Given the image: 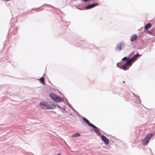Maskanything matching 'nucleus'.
<instances>
[{
  "mask_svg": "<svg viewBox=\"0 0 155 155\" xmlns=\"http://www.w3.org/2000/svg\"><path fill=\"white\" fill-rule=\"evenodd\" d=\"M69 114H70L71 115V116H72V115L71 114V113H69Z\"/></svg>",
  "mask_w": 155,
  "mask_h": 155,
  "instance_id": "c9c22d12",
  "label": "nucleus"
},
{
  "mask_svg": "<svg viewBox=\"0 0 155 155\" xmlns=\"http://www.w3.org/2000/svg\"><path fill=\"white\" fill-rule=\"evenodd\" d=\"M59 22L61 25L65 26V27L66 28H67V26L66 25L67 24L66 22L63 21L62 20H61L60 21H59Z\"/></svg>",
  "mask_w": 155,
  "mask_h": 155,
  "instance_id": "f3484780",
  "label": "nucleus"
},
{
  "mask_svg": "<svg viewBox=\"0 0 155 155\" xmlns=\"http://www.w3.org/2000/svg\"><path fill=\"white\" fill-rule=\"evenodd\" d=\"M49 82L52 85V84H51V82Z\"/></svg>",
  "mask_w": 155,
  "mask_h": 155,
  "instance_id": "a19ab883",
  "label": "nucleus"
},
{
  "mask_svg": "<svg viewBox=\"0 0 155 155\" xmlns=\"http://www.w3.org/2000/svg\"><path fill=\"white\" fill-rule=\"evenodd\" d=\"M137 36L136 34L133 35L130 37V41H131L133 42L135 41L137 38Z\"/></svg>",
  "mask_w": 155,
  "mask_h": 155,
  "instance_id": "f8f14e48",
  "label": "nucleus"
},
{
  "mask_svg": "<svg viewBox=\"0 0 155 155\" xmlns=\"http://www.w3.org/2000/svg\"><path fill=\"white\" fill-rule=\"evenodd\" d=\"M74 45L76 47H81L82 48H89V49H96L97 48L96 46H94L93 45L88 43L84 41L82 42L80 41L79 42H76L74 44Z\"/></svg>",
  "mask_w": 155,
  "mask_h": 155,
  "instance_id": "f03ea898",
  "label": "nucleus"
},
{
  "mask_svg": "<svg viewBox=\"0 0 155 155\" xmlns=\"http://www.w3.org/2000/svg\"><path fill=\"white\" fill-rule=\"evenodd\" d=\"M137 103L140 104L141 103V101L140 98V97H137Z\"/></svg>",
  "mask_w": 155,
  "mask_h": 155,
  "instance_id": "412c9836",
  "label": "nucleus"
},
{
  "mask_svg": "<svg viewBox=\"0 0 155 155\" xmlns=\"http://www.w3.org/2000/svg\"><path fill=\"white\" fill-rule=\"evenodd\" d=\"M56 155H61V153H59L57 154Z\"/></svg>",
  "mask_w": 155,
  "mask_h": 155,
  "instance_id": "f704fd0d",
  "label": "nucleus"
},
{
  "mask_svg": "<svg viewBox=\"0 0 155 155\" xmlns=\"http://www.w3.org/2000/svg\"><path fill=\"white\" fill-rule=\"evenodd\" d=\"M18 31V28L16 27H11L9 29L8 32L11 31L13 34H15Z\"/></svg>",
  "mask_w": 155,
  "mask_h": 155,
  "instance_id": "9b49d317",
  "label": "nucleus"
},
{
  "mask_svg": "<svg viewBox=\"0 0 155 155\" xmlns=\"http://www.w3.org/2000/svg\"><path fill=\"white\" fill-rule=\"evenodd\" d=\"M147 150H150V153H152L151 150V149L150 148H148L147 149Z\"/></svg>",
  "mask_w": 155,
  "mask_h": 155,
  "instance_id": "c756f323",
  "label": "nucleus"
},
{
  "mask_svg": "<svg viewBox=\"0 0 155 155\" xmlns=\"http://www.w3.org/2000/svg\"><path fill=\"white\" fill-rule=\"evenodd\" d=\"M137 48L140 50L144 49L146 47L143 41L142 40L138 42L137 44Z\"/></svg>",
  "mask_w": 155,
  "mask_h": 155,
  "instance_id": "0eeeda50",
  "label": "nucleus"
},
{
  "mask_svg": "<svg viewBox=\"0 0 155 155\" xmlns=\"http://www.w3.org/2000/svg\"><path fill=\"white\" fill-rule=\"evenodd\" d=\"M151 24L150 23H147L144 26V29L147 30L151 28Z\"/></svg>",
  "mask_w": 155,
  "mask_h": 155,
  "instance_id": "2eb2a0df",
  "label": "nucleus"
},
{
  "mask_svg": "<svg viewBox=\"0 0 155 155\" xmlns=\"http://www.w3.org/2000/svg\"><path fill=\"white\" fill-rule=\"evenodd\" d=\"M75 112L76 113L78 117H80V114H79V113L77 111V112Z\"/></svg>",
  "mask_w": 155,
  "mask_h": 155,
  "instance_id": "c85d7f7f",
  "label": "nucleus"
},
{
  "mask_svg": "<svg viewBox=\"0 0 155 155\" xmlns=\"http://www.w3.org/2000/svg\"><path fill=\"white\" fill-rule=\"evenodd\" d=\"M74 112H77V111L72 107L71 108Z\"/></svg>",
  "mask_w": 155,
  "mask_h": 155,
  "instance_id": "bb28decb",
  "label": "nucleus"
},
{
  "mask_svg": "<svg viewBox=\"0 0 155 155\" xmlns=\"http://www.w3.org/2000/svg\"><path fill=\"white\" fill-rule=\"evenodd\" d=\"M130 60V59H128V60H127V61L124 63L125 64L129 67V68L131 66L132 63H133L131 60Z\"/></svg>",
  "mask_w": 155,
  "mask_h": 155,
  "instance_id": "ddd939ff",
  "label": "nucleus"
},
{
  "mask_svg": "<svg viewBox=\"0 0 155 155\" xmlns=\"http://www.w3.org/2000/svg\"><path fill=\"white\" fill-rule=\"evenodd\" d=\"M80 9L82 10V9Z\"/></svg>",
  "mask_w": 155,
  "mask_h": 155,
  "instance_id": "37998d69",
  "label": "nucleus"
},
{
  "mask_svg": "<svg viewBox=\"0 0 155 155\" xmlns=\"http://www.w3.org/2000/svg\"><path fill=\"white\" fill-rule=\"evenodd\" d=\"M151 138L152 137L149 134H147L141 141L142 144L143 145H147L149 143V141Z\"/></svg>",
  "mask_w": 155,
  "mask_h": 155,
  "instance_id": "39448f33",
  "label": "nucleus"
},
{
  "mask_svg": "<svg viewBox=\"0 0 155 155\" xmlns=\"http://www.w3.org/2000/svg\"><path fill=\"white\" fill-rule=\"evenodd\" d=\"M49 96L52 100L56 103H60L63 102L64 103H65L63 99L56 94L51 93L49 94Z\"/></svg>",
  "mask_w": 155,
  "mask_h": 155,
  "instance_id": "7ed1b4c3",
  "label": "nucleus"
},
{
  "mask_svg": "<svg viewBox=\"0 0 155 155\" xmlns=\"http://www.w3.org/2000/svg\"><path fill=\"white\" fill-rule=\"evenodd\" d=\"M135 51H133L132 52H131L129 54L128 56V57H129V58L132 55H133L134 54Z\"/></svg>",
  "mask_w": 155,
  "mask_h": 155,
  "instance_id": "4be33fe9",
  "label": "nucleus"
},
{
  "mask_svg": "<svg viewBox=\"0 0 155 155\" xmlns=\"http://www.w3.org/2000/svg\"><path fill=\"white\" fill-rule=\"evenodd\" d=\"M67 105H68L70 108L72 107L69 103Z\"/></svg>",
  "mask_w": 155,
  "mask_h": 155,
  "instance_id": "cd10ccee",
  "label": "nucleus"
},
{
  "mask_svg": "<svg viewBox=\"0 0 155 155\" xmlns=\"http://www.w3.org/2000/svg\"><path fill=\"white\" fill-rule=\"evenodd\" d=\"M149 134L152 137L155 134V130L153 131L152 133H149Z\"/></svg>",
  "mask_w": 155,
  "mask_h": 155,
  "instance_id": "aec40b11",
  "label": "nucleus"
},
{
  "mask_svg": "<svg viewBox=\"0 0 155 155\" xmlns=\"http://www.w3.org/2000/svg\"><path fill=\"white\" fill-rule=\"evenodd\" d=\"M39 80L41 84L43 85L45 84V78L43 77H41Z\"/></svg>",
  "mask_w": 155,
  "mask_h": 155,
  "instance_id": "dca6fc26",
  "label": "nucleus"
},
{
  "mask_svg": "<svg viewBox=\"0 0 155 155\" xmlns=\"http://www.w3.org/2000/svg\"><path fill=\"white\" fill-rule=\"evenodd\" d=\"M101 139L102 141L103 142L104 144L105 145L108 144L109 143V139L104 135H101Z\"/></svg>",
  "mask_w": 155,
  "mask_h": 155,
  "instance_id": "1a4fd4ad",
  "label": "nucleus"
},
{
  "mask_svg": "<svg viewBox=\"0 0 155 155\" xmlns=\"http://www.w3.org/2000/svg\"><path fill=\"white\" fill-rule=\"evenodd\" d=\"M60 94H62V93H61L60 92Z\"/></svg>",
  "mask_w": 155,
  "mask_h": 155,
  "instance_id": "79ce46f5",
  "label": "nucleus"
},
{
  "mask_svg": "<svg viewBox=\"0 0 155 155\" xmlns=\"http://www.w3.org/2000/svg\"><path fill=\"white\" fill-rule=\"evenodd\" d=\"M133 95H134V96H135V95H136L134 93H133Z\"/></svg>",
  "mask_w": 155,
  "mask_h": 155,
  "instance_id": "4c0bfd02",
  "label": "nucleus"
},
{
  "mask_svg": "<svg viewBox=\"0 0 155 155\" xmlns=\"http://www.w3.org/2000/svg\"><path fill=\"white\" fill-rule=\"evenodd\" d=\"M130 59V58H129L128 57H125L123 58L122 59V61L123 60H124L126 59L127 61L128 60V59Z\"/></svg>",
  "mask_w": 155,
  "mask_h": 155,
  "instance_id": "5701e85b",
  "label": "nucleus"
},
{
  "mask_svg": "<svg viewBox=\"0 0 155 155\" xmlns=\"http://www.w3.org/2000/svg\"><path fill=\"white\" fill-rule=\"evenodd\" d=\"M94 7H95V6L94 5V4L93 3L92 4H89V5L86 6L85 8V9H90L92 8H93Z\"/></svg>",
  "mask_w": 155,
  "mask_h": 155,
  "instance_id": "4468645a",
  "label": "nucleus"
},
{
  "mask_svg": "<svg viewBox=\"0 0 155 155\" xmlns=\"http://www.w3.org/2000/svg\"><path fill=\"white\" fill-rule=\"evenodd\" d=\"M125 43L123 41H121L117 44L116 48L118 50L121 51L125 48Z\"/></svg>",
  "mask_w": 155,
  "mask_h": 155,
  "instance_id": "423d86ee",
  "label": "nucleus"
},
{
  "mask_svg": "<svg viewBox=\"0 0 155 155\" xmlns=\"http://www.w3.org/2000/svg\"><path fill=\"white\" fill-rule=\"evenodd\" d=\"M81 135V134L79 133H76L72 135V137H78Z\"/></svg>",
  "mask_w": 155,
  "mask_h": 155,
  "instance_id": "a211bd4d",
  "label": "nucleus"
},
{
  "mask_svg": "<svg viewBox=\"0 0 155 155\" xmlns=\"http://www.w3.org/2000/svg\"><path fill=\"white\" fill-rule=\"evenodd\" d=\"M46 5V6H51V5H49V4H44L43 5Z\"/></svg>",
  "mask_w": 155,
  "mask_h": 155,
  "instance_id": "7c9ffc66",
  "label": "nucleus"
},
{
  "mask_svg": "<svg viewBox=\"0 0 155 155\" xmlns=\"http://www.w3.org/2000/svg\"><path fill=\"white\" fill-rule=\"evenodd\" d=\"M10 0H2V1H5V2L9 1H10Z\"/></svg>",
  "mask_w": 155,
  "mask_h": 155,
  "instance_id": "72a5a7b5",
  "label": "nucleus"
},
{
  "mask_svg": "<svg viewBox=\"0 0 155 155\" xmlns=\"http://www.w3.org/2000/svg\"><path fill=\"white\" fill-rule=\"evenodd\" d=\"M120 62H118L117 63V67L121 69L124 71H126L127 70H128L129 67H128L126 64H125V63L123 65L121 66V67H120L119 65V64L120 63Z\"/></svg>",
  "mask_w": 155,
  "mask_h": 155,
  "instance_id": "9d476101",
  "label": "nucleus"
},
{
  "mask_svg": "<svg viewBox=\"0 0 155 155\" xmlns=\"http://www.w3.org/2000/svg\"><path fill=\"white\" fill-rule=\"evenodd\" d=\"M65 102L64 101V102H65V103H64V104H65L67 105L69 103L68 102V101L67 100L65 99Z\"/></svg>",
  "mask_w": 155,
  "mask_h": 155,
  "instance_id": "393cba45",
  "label": "nucleus"
},
{
  "mask_svg": "<svg viewBox=\"0 0 155 155\" xmlns=\"http://www.w3.org/2000/svg\"><path fill=\"white\" fill-rule=\"evenodd\" d=\"M141 56V54H139L138 52L134 54L130 58V60H131L133 63L136 61Z\"/></svg>",
  "mask_w": 155,
  "mask_h": 155,
  "instance_id": "6e6552de",
  "label": "nucleus"
},
{
  "mask_svg": "<svg viewBox=\"0 0 155 155\" xmlns=\"http://www.w3.org/2000/svg\"><path fill=\"white\" fill-rule=\"evenodd\" d=\"M147 33H148L149 34H151V33H152V32L150 31H147Z\"/></svg>",
  "mask_w": 155,
  "mask_h": 155,
  "instance_id": "2f4dec72",
  "label": "nucleus"
},
{
  "mask_svg": "<svg viewBox=\"0 0 155 155\" xmlns=\"http://www.w3.org/2000/svg\"><path fill=\"white\" fill-rule=\"evenodd\" d=\"M39 105L41 109L45 110L54 109L56 107V105L54 104L46 101H41L39 103Z\"/></svg>",
  "mask_w": 155,
  "mask_h": 155,
  "instance_id": "f257e3e1",
  "label": "nucleus"
},
{
  "mask_svg": "<svg viewBox=\"0 0 155 155\" xmlns=\"http://www.w3.org/2000/svg\"><path fill=\"white\" fill-rule=\"evenodd\" d=\"M56 105V106H57L59 108H61L62 109L64 110V111H63L64 112H66V110L65 108H62L61 107H60V106H59L58 104H57Z\"/></svg>",
  "mask_w": 155,
  "mask_h": 155,
  "instance_id": "6ab92c4d",
  "label": "nucleus"
},
{
  "mask_svg": "<svg viewBox=\"0 0 155 155\" xmlns=\"http://www.w3.org/2000/svg\"><path fill=\"white\" fill-rule=\"evenodd\" d=\"M94 4V5L95 7L98 6L99 5V3L98 2H95V3H93Z\"/></svg>",
  "mask_w": 155,
  "mask_h": 155,
  "instance_id": "b1692460",
  "label": "nucleus"
},
{
  "mask_svg": "<svg viewBox=\"0 0 155 155\" xmlns=\"http://www.w3.org/2000/svg\"><path fill=\"white\" fill-rule=\"evenodd\" d=\"M82 120L84 122L86 123L87 126L92 127L93 128V130L96 134L100 131V129L99 128L97 127L93 124L91 123L90 121L85 117H82Z\"/></svg>",
  "mask_w": 155,
  "mask_h": 155,
  "instance_id": "20e7f679",
  "label": "nucleus"
},
{
  "mask_svg": "<svg viewBox=\"0 0 155 155\" xmlns=\"http://www.w3.org/2000/svg\"><path fill=\"white\" fill-rule=\"evenodd\" d=\"M141 35H139V37H140V36Z\"/></svg>",
  "mask_w": 155,
  "mask_h": 155,
  "instance_id": "e433bc0d",
  "label": "nucleus"
},
{
  "mask_svg": "<svg viewBox=\"0 0 155 155\" xmlns=\"http://www.w3.org/2000/svg\"><path fill=\"white\" fill-rule=\"evenodd\" d=\"M135 97L136 99H137V97H139V96H137V95H135Z\"/></svg>",
  "mask_w": 155,
  "mask_h": 155,
  "instance_id": "473e14b6",
  "label": "nucleus"
},
{
  "mask_svg": "<svg viewBox=\"0 0 155 155\" xmlns=\"http://www.w3.org/2000/svg\"><path fill=\"white\" fill-rule=\"evenodd\" d=\"M96 134L99 136H100L101 134V133L99 131L98 132H97Z\"/></svg>",
  "mask_w": 155,
  "mask_h": 155,
  "instance_id": "a878e982",
  "label": "nucleus"
},
{
  "mask_svg": "<svg viewBox=\"0 0 155 155\" xmlns=\"http://www.w3.org/2000/svg\"><path fill=\"white\" fill-rule=\"evenodd\" d=\"M40 7H38V8H40Z\"/></svg>",
  "mask_w": 155,
  "mask_h": 155,
  "instance_id": "ea45409f",
  "label": "nucleus"
},
{
  "mask_svg": "<svg viewBox=\"0 0 155 155\" xmlns=\"http://www.w3.org/2000/svg\"><path fill=\"white\" fill-rule=\"evenodd\" d=\"M123 82L124 83H125V81H123Z\"/></svg>",
  "mask_w": 155,
  "mask_h": 155,
  "instance_id": "58836bf2",
  "label": "nucleus"
}]
</instances>
